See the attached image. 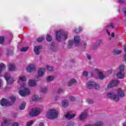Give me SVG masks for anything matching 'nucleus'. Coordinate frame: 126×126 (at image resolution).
Segmentation results:
<instances>
[{
  "mask_svg": "<svg viewBox=\"0 0 126 126\" xmlns=\"http://www.w3.org/2000/svg\"><path fill=\"white\" fill-rule=\"evenodd\" d=\"M27 81V78L25 75H21L18 77L17 79V83L19 85H20L21 89L19 92V93L22 97H25L28 96L30 94V90L29 88H26L27 83H26Z\"/></svg>",
  "mask_w": 126,
  "mask_h": 126,
  "instance_id": "nucleus-1",
  "label": "nucleus"
},
{
  "mask_svg": "<svg viewBox=\"0 0 126 126\" xmlns=\"http://www.w3.org/2000/svg\"><path fill=\"white\" fill-rule=\"evenodd\" d=\"M117 94H116L114 92H111L108 93L107 94V97L111 99L115 102H118V101H120V97L121 98H123L125 97V92L123 91V90L121 89H118L117 90Z\"/></svg>",
  "mask_w": 126,
  "mask_h": 126,
  "instance_id": "nucleus-2",
  "label": "nucleus"
},
{
  "mask_svg": "<svg viewBox=\"0 0 126 126\" xmlns=\"http://www.w3.org/2000/svg\"><path fill=\"white\" fill-rule=\"evenodd\" d=\"M59 113L58 111L55 109H49L46 112V117L47 119L49 120H55L58 118V115Z\"/></svg>",
  "mask_w": 126,
  "mask_h": 126,
  "instance_id": "nucleus-3",
  "label": "nucleus"
},
{
  "mask_svg": "<svg viewBox=\"0 0 126 126\" xmlns=\"http://www.w3.org/2000/svg\"><path fill=\"white\" fill-rule=\"evenodd\" d=\"M68 33L67 32H65L63 30L59 31L56 32V39L58 41H61V40H66L67 39V36Z\"/></svg>",
  "mask_w": 126,
  "mask_h": 126,
  "instance_id": "nucleus-4",
  "label": "nucleus"
},
{
  "mask_svg": "<svg viewBox=\"0 0 126 126\" xmlns=\"http://www.w3.org/2000/svg\"><path fill=\"white\" fill-rule=\"evenodd\" d=\"M10 99L11 100V102L8 101L5 98L1 99L0 105L1 106H5V107H8V106H12L15 102V96L11 95L10 96Z\"/></svg>",
  "mask_w": 126,
  "mask_h": 126,
  "instance_id": "nucleus-5",
  "label": "nucleus"
},
{
  "mask_svg": "<svg viewBox=\"0 0 126 126\" xmlns=\"http://www.w3.org/2000/svg\"><path fill=\"white\" fill-rule=\"evenodd\" d=\"M45 70L46 69L45 68H39L38 69L37 72L38 75L35 76V78L37 79L36 81H39L40 77H42V76L45 75Z\"/></svg>",
  "mask_w": 126,
  "mask_h": 126,
  "instance_id": "nucleus-6",
  "label": "nucleus"
},
{
  "mask_svg": "<svg viewBox=\"0 0 126 126\" xmlns=\"http://www.w3.org/2000/svg\"><path fill=\"white\" fill-rule=\"evenodd\" d=\"M88 89H99L100 88V85L96 84V83L93 81H89L87 86Z\"/></svg>",
  "mask_w": 126,
  "mask_h": 126,
  "instance_id": "nucleus-7",
  "label": "nucleus"
},
{
  "mask_svg": "<svg viewBox=\"0 0 126 126\" xmlns=\"http://www.w3.org/2000/svg\"><path fill=\"white\" fill-rule=\"evenodd\" d=\"M40 114H41V109L35 108L30 112V117H36V116H38Z\"/></svg>",
  "mask_w": 126,
  "mask_h": 126,
  "instance_id": "nucleus-8",
  "label": "nucleus"
},
{
  "mask_svg": "<svg viewBox=\"0 0 126 126\" xmlns=\"http://www.w3.org/2000/svg\"><path fill=\"white\" fill-rule=\"evenodd\" d=\"M4 77L6 80L8 84H12V83H13V82L15 80V79H14L13 78L10 77V74H9V73H8V72L5 73Z\"/></svg>",
  "mask_w": 126,
  "mask_h": 126,
  "instance_id": "nucleus-9",
  "label": "nucleus"
},
{
  "mask_svg": "<svg viewBox=\"0 0 126 126\" xmlns=\"http://www.w3.org/2000/svg\"><path fill=\"white\" fill-rule=\"evenodd\" d=\"M36 70V65L34 63L28 65L26 67V70L28 72L31 73Z\"/></svg>",
  "mask_w": 126,
  "mask_h": 126,
  "instance_id": "nucleus-10",
  "label": "nucleus"
},
{
  "mask_svg": "<svg viewBox=\"0 0 126 126\" xmlns=\"http://www.w3.org/2000/svg\"><path fill=\"white\" fill-rule=\"evenodd\" d=\"M93 72L98 73V78H99V79L103 80L104 78H105V76L103 75V73H102V71L100 69L95 68L93 70Z\"/></svg>",
  "mask_w": 126,
  "mask_h": 126,
  "instance_id": "nucleus-11",
  "label": "nucleus"
},
{
  "mask_svg": "<svg viewBox=\"0 0 126 126\" xmlns=\"http://www.w3.org/2000/svg\"><path fill=\"white\" fill-rule=\"evenodd\" d=\"M39 81H37V79L35 78V80L34 79H30L28 81V85L30 87H36L37 86V82Z\"/></svg>",
  "mask_w": 126,
  "mask_h": 126,
  "instance_id": "nucleus-12",
  "label": "nucleus"
},
{
  "mask_svg": "<svg viewBox=\"0 0 126 126\" xmlns=\"http://www.w3.org/2000/svg\"><path fill=\"white\" fill-rule=\"evenodd\" d=\"M118 84H120V82L119 80H114L112 81L109 83L107 85V88H112L113 87H115V86H117Z\"/></svg>",
  "mask_w": 126,
  "mask_h": 126,
  "instance_id": "nucleus-13",
  "label": "nucleus"
},
{
  "mask_svg": "<svg viewBox=\"0 0 126 126\" xmlns=\"http://www.w3.org/2000/svg\"><path fill=\"white\" fill-rule=\"evenodd\" d=\"M87 117H88V113H87V112L86 111H84L80 115L79 120L82 122H83V121H84V120H85Z\"/></svg>",
  "mask_w": 126,
  "mask_h": 126,
  "instance_id": "nucleus-14",
  "label": "nucleus"
},
{
  "mask_svg": "<svg viewBox=\"0 0 126 126\" xmlns=\"http://www.w3.org/2000/svg\"><path fill=\"white\" fill-rule=\"evenodd\" d=\"M42 45L36 46L34 47L33 51L35 54L37 56L40 55V52H41V50H42Z\"/></svg>",
  "mask_w": 126,
  "mask_h": 126,
  "instance_id": "nucleus-15",
  "label": "nucleus"
},
{
  "mask_svg": "<svg viewBox=\"0 0 126 126\" xmlns=\"http://www.w3.org/2000/svg\"><path fill=\"white\" fill-rule=\"evenodd\" d=\"M116 76L120 79H123L125 77V72L119 71L116 74Z\"/></svg>",
  "mask_w": 126,
  "mask_h": 126,
  "instance_id": "nucleus-16",
  "label": "nucleus"
},
{
  "mask_svg": "<svg viewBox=\"0 0 126 126\" xmlns=\"http://www.w3.org/2000/svg\"><path fill=\"white\" fill-rule=\"evenodd\" d=\"M75 117V114H71L70 112H68L65 115V118L67 120H70L73 119Z\"/></svg>",
  "mask_w": 126,
  "mask_h": 126,
  "instance_id": "nucleus-17",
  "label": "nucleus"
},
{
  "mask_svg": "<svg viewBox=\"0 0 126 126\" xmlns=\"http://www.w3.org/2000/svg\"><path fill=\"white\" fill-rule=\"evenodd\" d=\"M77 81L75 79H70L68 82V86H71L72 85L77 84Z\"/></svg>",
  "mask_w": 126,
  "mask_h": 126,
  "instance_id": "nucleus-18",
  "label": "nucleus"
},
{
  "mask_svg": "<svg viewBox=\"0 0 126 126\" xmlns=\"http://www.w3.org/2000/svg\"><path fill=\"white\" fill-rule=\"evenodd\" d=\"M62 106L63 108H66V107L68 106V100L65 99L62 101Z\"/></svg>",
  "mask_w": 126,
  "mask_h": 126,
  "instance_id": "nucleus-19",
  "label": "nucleus"
},
{
  "mask_svg": "<svg viewBox=\"0 0 126 126\" xmlns=\"http://www.w3.org/2000/svg\"><path fill=\"white\" fill-rule=\"evenodd\" d=\"M107 28L108 29H106V32L107 33V35H108V36H111V33H110V32H109V29H110V28H114V25L113 24H111L110 26H108Z\"/></svg>",
  "mask_w": 126,
  "mask_h": 126,
  "instance_id": "nucleus-20",
  "label": "nucleus"
},
{
  "mask_svg": "<svg viewBox=\"0 0 126 126\" xmlns=\"http://www.w3.org/2000/svg\"><path fill=\"white\" fill-rule=\"evenodd\" d=\"M9 70L13 71L15 70V65L13 64H10L8 66Z\"/></svg>",
  "mask_w": 126,
  "mask_h": 126,
  "instance_id": "nucleus-21",
  "label": "nucleus"
},
{
  "mask_svg": "<svg viewBox=\"0 0 126 126\" xmlns=\"http://www.w3.org/2000/svg\"><path fill=\"white\" fill-rule=\"evenodd\" d=\"M6 67V66H5V64H4L3 63H1L0 64V73H1L2 70H4Z\"/></svg>",
  "mask_w": 126,
  "mask_h": 126,
  "instance_id": "nucleus-22",
  "label": "nucleus"
},
{
  "mask_svg": "<svg viewBox=\"0 0 126 126\" xmlns=\"http://www.w3.org/2000/svg\"><path fill=\"white\" fill-rule=\"evenodd\" d=\"M74 41L76 44H79L80 42V37L78 36H76L74 38Z\"/></svg>",
  "mask_w": 126,
  "mask_h": 126,
  "instance_id": "nucleus-23",
  "label": "nucleus"
},
{
  "mask_svg": "<svg viewBox=\"0 0 126 126\" xmlns=\"http://www.w3.org/2000/svg\"><path fill=\"white\" fill-rule=\"evenodd\" d=\"M25 106H26V102L24 101L21 103V104L19 106L20 110H24V109H25Z\"/></svg>",
  "mask_w": 126,
  "mask_h": 126,
  "instance_id": "nucleus-24",
  "label": "nucleus"
},
{
  "mask_svg": "<svg viewBox=\"0 0 126 126\" xmlns=\"http://www.w3.org/2000/svg\"><path fill=\"white\" fill-rule=\"evenodd\" d=\"M103 122L101 121H98L93 125V126H103Z\"/></svg>",
  "mask_w": 126,
  "mask_h": 126,
  "instance_id": "nucleus-25",
  "label": "nucleus"
},
{
  "mask_svg": "<svg viewBox=\"0 0 126 126\" xmlns=\"http://www.w3.org/2000/svg\"><path fill=\"white\" fill-rule=\"evenodd\" d=\"M119 71H122V72H124V70H125V65L124 64H121L119 66L118 68Z\"/></svg>",
  "mask_w": 126,
  "mask_h": 126,
  "instance_id": "nucleus-26",
  "label": "nucleus"
},
{
  "mask_svg": "<svg viewBox=\"0 0 126 126\" xmlns=\"http://www.w3.org/2000/svg\"><path fill=\"white\" fill-rule=\"evenodd\" d=\"M8 124V121L6 119H4L1 123V126H5Z\"/></svg>",
  "mask_w": 126,
  "mask_h": 126,
  "instance_id": "nucleus-27",
  "label": "nucleus"
},
{
  "mask_svg": "<svg viewBox=\"0 0 126 126\" xmlns=\"http://www.w3.org/2000/svg\"><path fill=\"white\" fill-rule=\"evenodd\" d=\"M72 45H73V41L69 40L68 43V49H71Z\"/></svg>",
  "mask_w": 126,
  "mask_h": 126,
  "instance_id": "nucleus-28",
  "label": "nucleus"
},
{
  "mask_svg": "<svg viewBox=\"0 0 126 126\" xmlns=\"http://www.w3.org/2000/svg\"><path fill=\"white\" fill-rule=\"evenodd\" d=\"M39 99H40V98L39 97V96L37 95H34L32 97V100L33 101H37V100H39Z\"/></svg>",
  "mask_w": 126,
  "mask_h": 126,
  "instance_id": "nucleus-29",
  "label": "nucleus"
},
{
  "mask_svg": "<svg viewBox=\"0 0 126 126\" xmlns=\"http://www.w3.org/2000/svg\"><path fill=\"white\" fill-rule=\"evenodd\" d=\"M29 49V47H23L20 49V51H21V52H27V51H28Z\"/></svg>",
  "mask_w": 126,
  "mask_h": 126,
  "instance_id": "nucleus-30",
  "label": "nucleus"
},
{
  "mask_svg": "<svg viewBox=\"0 0 126 126\" xmlns=\"http://www.w3.org/2000/svg\"><path fill=\"white\" fill-rule=\"evenodd\" d=\"M46 68L48 71H52L54 70V67L50 66L49 65H46Z\"/></svg>",
  "mask_w": 126,
  "mask_h": 126,
  "instance_id": "nucleus-31",
  "label": "nucleus"
},
{
  "mask_svg": "<svg viewBox=\"0 0 126 126\" xmlns=\"http://www.w3.org/2000/svg\"><path fill=\"white\" fill-rule=\"evenodd\" d=\"M123 51L122 50H114L113 53L114 55H120V54H122Z\"/></svg>",
  "mask_w": 126,
  "mask_h": 126,
  "instance_id": "nucleus-32",
  "label": "nucleus"
},
{
  "mask_svg": "<svg viewBox=\"0 0 126 126\" xmlns=\"http://www.w3.org/2000/svg\"><path fill=\"white\" fill-rule=\"evenodd\" d=\"M46 40L49 42H51L52 41V36L50 34H47L46 36Z\"/></svg>",
  "mask_w": 126,
  "mask_h": 126,
  "instance_id": "nucleus-33",
  "label": "nucleus"
},
{
  "mask_svg": "<svg viewBox=\"0 0 126 126\" xmlns=\"http://www.w3.org/2000/svg\"><path fill=\"white\" fill-rule=\"evenodd\" d=\"M47 81H52V80H54V77L52 76H49L46 78Z\"/></svg>",
  "mask_w": 126,
  "mask_h": 126,
  "instance_id": "nucleus-34",
  "label": "nucleus"
},
{
  "mask_svg": "<svg viewBox=\"0 0 126 126\" xmlns=\"http://www.w3.org/2000/svg\"><path fill=\"white\" fill-rule=\"evenodd\" d=\"M81 31H82V28H79L75 30V32L77 33L81 32Z\"/></svg>",
  "mask_w": 126,
  "mask_h": 126,
  "instance_id": "nucleus-35",
  "label": "nucleus"
},
{
  "mask_svg": "<svg viewBox=\"0 0 126 126\" xmlns=\"http://www.w3.org/2000/svg\"><path fill=\"white\" fill-rule=\"evenodd\" d=\"M43 40H44V36H41L40 37H38L37 39V42H42V41H43Z\"/></svg>",
  "mask_w": 126,
  "mask_h": 126,
  "instance_id": "nucleus-36",
  "label": "nucleus"
},
{
  "mask_svg": "<svg viewBox=\"0 0 126 126\" xmlns=\"http://www.w3.org/2000/svg\"><path fill=\"white\" fill-rule=\"evenodd\" d=\"M4 41V37L3 36H0V44H2Z\"/></svg>",
  "mask_w": 126,
  "mask_h": 126,
  "instance_id": "nucleus-37",
  "label": "nucleus"
},
{
  "mask_svg": "<svg viewBox=\"0 0 126 126\" xmlns=\"http://www.w3.org/2000/svg\"><path fill=\"white\" fill-rule=\"evenodd\" d=\"M69 100L70 101H75V98L72 95L69 96Z\"/></svg>",
  "mask_w": 126,
  "mask_h": 126,
  "instance_id": "nucleus-38",
  "label": "nucleus"
},
{
  "mask_svg": "<svg viewBox=\"0 0 126 126\" xmlns=\"http://www.w3.org/2000/svg\"><path fill=\"white\" fill-rule=\"evenodd\" d=\"M87 102L89 104H93L94 103L93 100L90 99H87Z\"/></svg>",
  "mask_w": 126,
  "mask_h": 126,
  "instance_id": "nucleus-39",
  "label": "nucleus"
},
{
  "mask_svg": "<svg viewBox=\"0 0 126 126\" xmlns=\"http://www.w3.org/2000/svg\"><path fill=\"white\" fill-rule=\"evenodd\" d=\"M62 92H63V90L62 89V88H59L57 90V93L58 94H61V93H62Z\"/></svg>",
  "mask_w": 126,
  "mask_h": 126,
  "instance_id": "nucleus-40",
  "label": "nucleus"
},
{
  "mask_svg": "<svg viewBox=\"0 0 126 126\" xmlns=\"http://www.w3.org/2000/svg\"><path fill=\"white\" fill-rule=\"evenodd\" d=\"M33 123H34V122L33 121H30V122H29L27 124V126H32V124H33Z\"/></svg>",
  "mask_w": 126,
  "mask_h": 126,
  "instance_id": "nucleus-41",
  "label": "nucleus"
},
{
  "mask_svg": "<svg viewBox=\"0 0 126 126\" xmlns=\"http://www.w3.org/2000/svg\"><path fill=\"white\" fill-rule=\"evenodd\" d=\"M41 91L42 93H45L47 91V89L46 88H42L41 89Z\"/></svg>",
  "mask_w": 126,
  "mask_h": 126,
  "instance_id": "nucleus-42",
  "label": "nucleus"
},
{
  "mask_svg": "<svg viewBox=\"0 0 126 126\" xmlns=\"http://www.w3.org/2000/svg\"><path fill=\"white\" fill-rule=\"evenodd\" d=\"M51 49L53 52H57L58 51V48L55 47H51Z\"/></svg>",
  "mask_w": 126,
  "mask_h": 126,
  "instance_id": "nucleus-43",
  "label": "nucleus"
},
{
  "mask_svg": "<svg viewBox=\"0 0 126 126\" xmlns=\"http://www.w3.org/2000/svg\"><path fill=\"white\" fill-rule=\"evenodd\" d=\"M83 75H84V76H88V72H87V71H84L83 73Z\"/></svg>",
  "mask_w": 126,
  "mask_h": 126,
  "instance_id": "nucleus-44",
  "label": "nucleus"
},
{
  "mask_svg": "<svg viewBox=\"0 0 126 126\" xmlns=\"http://www.w3.org/2000/svg\"><path fill=\"white\" fill-rule=\"evenodd\" d=\"M18 116V113H13L12 114V117L13 118H17Z\"/></svg>",
  "mask_w": 126,
  "mask_h": 126,
  "instance_id": "nucleus-45",
  "label": "nucleus"
},
{
  "mask_svg": "<svg viewBox=\"0 0 126 126\" xmlns=\"http://www.w3.org/2000/svg\"><path fill=\"white\" fill-rule=\"evenodd\" d=\"M118 1L120 3H126L125 0H118Z\"/></svg>",
  "mask_w": 126,
  "mask_h": 126,
  "instance_id": "nucleus-46",
  "label": "nucleus"
},
{
  "mask_svg": "<svg viewBox=\"0 0 126 126\" xmlns=\"http://www.w3.org/2000/svg\"><path fill=\"white\" fill-rule=\"evenodd\" d=\"M99 45H100V41L98 40L96 42V43L95 44V46H96V47H98V46H99Z\"/></svg>",
  "mask_w": 126,
  "mask_h": 126,
  "instance_id": "nucleus-47",
  "label": "nucleus"
},
{
  "mask_svg": "<svg viewBox=\"0 0 126 126\" xmlns=\"http://www.w3.org/2000/svg\"><path fill=\"white\" fill-rule=\"evenodd\" d=\"M67 126H74V123H68L67 124Z\"/></svg>",
  "mask_w": 126,
  "mask_h": 126,
  "instance_id": "nucleus-48",
  "label": "nucleus"
},
{
  "mask_svg": "<svg viewBox=\"0 0 126 126\" xmlns=\"http://www.w3.org/2000/svg\"><path fill=\"white\" fill-rule=\"evenodd\" d=\"M123 11H124V15L126 18V8H124L123 9Z\"/></svg>",
  "mask_w": 126,
  "mask_h": 126,
  "instance_id": "nucleus-49",
  "label": "nucleus"
},
{
  "mask_svg": "<svg viewBox=\"0 0 126 126\" xmlns=\"http://www.w3.org/2000/svg\"><path fill=\"white\" fill-rule=\"evenodd\" d=\"M59 99H60V96L58 95H57L54 97V100H59Z\"/></svg>",
  "mask_w": 126,
  "mask_h": 126,
  "instance_id": "nucleus-50",
  "label": "nucleus"
},
{
  "mask_svg": "<svg viewBox=\"0 0 126 126\" xmlns=\"http://www.w3.org/2000/svg\"><path fill=\"white\" fill-rule=\"evenodd\" d=\"M18 123H17V122H15L12 124V126H18Z\"/></svg>",
  "mask_w": 126,
  "mask_h": 126,
  "instance_id": "nucleus-51",
  "label": "nucleus"
},
{
  "mask_svg": "<svg viewBox=\"0 0 126 126\" xmlns=\"http://www.w3.org/2000/svg\"><path fill=\"white\" fill-rule=\"evenodd\" d=\"M12 53H13V51L12 50H10V51H7V54H9L10 53L12 54Z\"/></svg>",
  "mask_w": 126,
  "mask_h": 126,
  "instance_id": "nucleus-52",
  "label": "nucleus"
},
{
  "mask_svg": "<svg viewBox=\"0 0 126 126\" xmlns=\"http://www.w3.org/2000/svg\"><path fill=\"white\" fill-rule=\"evenodd\" d=\"M39 126H44V123L41 122L39 123Z\"/></svg>",
  "mask_w": 126,
  "mask_h": 126,
  "instance_id": "nucleus-53",
  "label": "nucleus"
},
{
  "mask_svg": "<svg viewBox=\"0 0 126 126\" xmlns=\"http://www.w3.org/2000/svg\"><path fill=\"white\" fill-rule=\"evenodd\" d=\"M87 58L88 59V60H91V56H90V55H88Z\"/></svg>",
  "mask_w": 126,
  "mask_h": 126,
  "instance_id": "nucleus-54",
  "label": "nucleus"
},
{
  "mask_svg": "<svg viewBox=\"0 0 126 126\" xmlns=\"http://www.w3.org/2000/svg\"><path fill=\"white\" fill-rule=\"evenodd\" d=\"M113 72V70L111 69L108 70V73H112Z\"/></svg>",
  "mask_w": 126,
  "mask_h": 126,
  "instance_id": "nucleus-55",
  "label": "nucleus"
},
{
  "mask_svg": "<svg viewBox=\"0 0 126 126\" xmlns=\"http://www.w3.org/2000/svg\"><path fill=\"white\" fill-rule=\"evenodd\" d=\"M111 37H115V33L114 32H112L111 34Z\"/></svg>",
  "mask_w": 126,
  "mask_h": 126,
  "instance_id": "nucleus-56",
  "label": "nucleus"
},
{
  "mask_svg": "<svg viewBox=\"0 0 126 126\" xmlns=\"http://www.w3.org/2000/svg\"><path fill=\"white\" fill-rule=\"evenodd\" d=\"M86 46H87V43H84V47L85 48H86Z\"/></svg>",
  "mask_w": 126,
  "mask_h": 126,
  "instance_id": "nucleus-57",
  "label": "nucleus"
},
{
  "mask_svg": "<svg viewBox=\"0 0 126 126\" xmlns=\"http://www.w3.org/2000/svg\"><path fill=\"white\" fill-rule=\"evenodd\" d=\"M124 59L125 61H126V53L125 54V55L124 56Z\"/></svg>",
  "mask_w": 126,
  "mask_h": 126,
  "instance_id": "nucleus-58",
  "label": "nucleus"
},
{
  "mask_svg": "<svg viewBox=\"0 0 126 126\" xmlns=\"http://www.w3.org/2000/svg\"><path fill=\"white\" fill-rule=\"evenodd\" d=\"M1 87V80L0 79V88Z\"/></svg>",
  "mask_w": 126,
  "mask_h": 126,
  "instance_id": "nucleus-59",
  "label": "nucleus"
},
{
  "mask_svg": "<svg viewBox=\"0 0 126 126\" xmlns=\"http://www.w3.org/2000/svg\"><path fill=\"white\" fill-rule=\"evenodd\" d=\"M124 51H125V52H126V47H124Z\"/></svg>",
  "mask_w": 126,
  "mask_h": 126,
  "instance_id": "nucleus-60",
  "label": "nucleus"
},
{
  "mask_svg": "<svg viewBox=\"0 0 126 126\" xmlns=\"http://www.w3.org/2000/svg\"><path fill=\"white\" fill-rule=\"evenodd\" d=\"M123 126H126V124H124V125H123Z\"/></svg>",
  "mask_w": 126,
  "mask_h": 126,
  "instance_id": "nucleus-61",
  "label": "nucleus"
}]
</instances>
